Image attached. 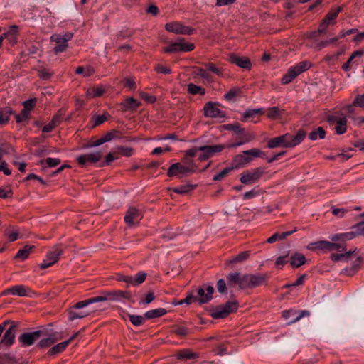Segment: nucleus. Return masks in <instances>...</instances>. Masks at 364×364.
I'll list each match as a JSON object with an SVG mask.
<instances>
[{
  "instance_id": "nucleus-12",
  "label": "nucleus",
  "mask_w": 364,
  "mask_h": 364,
  "mask_svg": "<svg viewBox=\"0 0 364 364\" xmlns=\"http://www.w3.org/2000/svg\"><path fill=\"white\" fill-rule=\"evenodd\" d=\"M290 137L291 134H285L279 136L271 139L268 141L267 146L269 149H274L279 146L291 148V144L289 143Z\"/></svg>"
},
{
  "instance_id": "nucleus-26",
  "label": "nucleus",
  "mask_w": 364,
  "mask_h": 364,
  "mask_svg": "<svg viewBox=\"0 0 364 364\" xmlns=\"http://www.w3.org/2000/svg\"><path fill=\"white\" fill-rule=\"evenodd\" d=\"M35 246L34 245H25L23 249L21 250H19L16 255H15L14 257V259H19L21 260H25L26 259L30 254L31 253V252L35 249Z\"/></svg>"
},
{
  "instance_id": "nucleus-18",
  "label": "nucleus",
  "mask_w": 364,
  "mask_h": 364,
  "mask_svg": "<svg viewBox=\"0 0 364 364\" xmlns=\"http://www.w3.org/2000/svg\"><path fill=\"white\" fill-rule=\"evenodd\" d=\"M357 249L350 250L349 251H346L343 253H332L331 255V259L333 262H344L346 263L351 262L354 259V255H356Z\"/></svg>"
},
{
  "instance_id": "nucleus-49",
  "label": "nucleus",
  "mask_w": 364,
  "mask_h": 364,
  "mask_svg": "<svg viewBox=\"0 0 364 364\" xmlns=\"http://www.w3.org/2000/svg\"><path fill=\"white\" fill-rule=\"evenodd\" d=\"M122 137V134L119 131L112 129L110 132L106 133L103 136L105 142L109 141L114 139H119Z\"/></svg>"
},
{
  "instance_id": "nucleus-56",
  "label": "nucleus",
  "mask_w": 364,
  "mask_h": 364,
  "mask_svg": "<svg viewBox=\"0 0 364 364\" xmlns=\"http://www.w3.org/2000/svg\"><path fill=\"white\" fill-rule=\"evenodd\" d=\"M232 170H234V169H233V168L232 166L227 167V168H224L222 171H220V173H218V174H216L213 177V180L214 181H221V180H223Z\"/></svg>"
},
{
  "instance_id": "nucleus-14",
  "label": "nucleus",
  "mask_w": 364,
  "mask_h": 364,
  "mask_svg": "<svg viewBox=\"0 0 364 364\" xmlns=\"http://www.w3.org/2000/svg\"><path fill=\"white\" fill-rule=\"evenodd\" d=\"M204 115L206 117L210 118H223L225 117V113L221 111L217 106L216 104L212 102H208L205 104L203 108Z\"/></svg>"
},
{
  "instance_id": "nucleus-28",
  "label": "nucleus",
  "mask_w": 364,
  "mask_h": 364,
  "mask_svg": "<svg viewBox=\"0 0 364 364\" xmlns=\"http://www.w3.org/2000/svg\"><path fill=\"white\" fill-rule=\"evenodd\" d=\"M306 263L305 256L299 252H295L291 255L290 264L294 268H298Z\"/></svg>"
},
{
  "instance_id": "nucleus-5",
  "label": "nucleus",
  "mask_w": 364,
  "mask_h": 364,
  "mask_svg": "<svg viewBox=\"0 0 364 364\" xmlns=\"http://www.w3.org/2000/svg\"><path fill=\"white\" fill-rule=\"evenodd\" d=\"M73 36V33L67 32L63 35L55 33L50 36V41L55 42L58 46L53 48L55 53H62L66 50L68 48V41L71 40Z\"/></svg>"
},
{
  "instance_id": "nucleus-59",
  "label": "nucleus",
  "mask_w": 364,
  "mask_h": 364,
  "mask_svg": "<svg viewBox=\"0 0 364 364\" xmlns=\"http://www.w3.org/2000/svg\"><path fill=\"white\" fill-rule=\"evenodd\" d=\"M65 113H64V111L63 109H60L58 113L54 115V117H53L52 120H51V123L52 124H53L55 127L59 125L61 122V119L63 118V117L64 116Z\"/></svg>"
},
{
  "instance_id": "nucleus-3",
  "label": "nucleus",
  "mask_w": 364,
  "mask_h": 364,
  "mask_svg": "<svg viewBox=\"0 0 364 364\" xmlns=\"http://www.w3.org/2000/svg\"><path fill=\"white\" fill-rule=\"evenodd\" d=\"M267 282V274H246L243 275V281L242 285L243 289H253L266 284Z\"/></svg>"
},
{
  "instance_id": "nucleus-40",
  "label": "nucleus",
  "mask_w": 364,
  "mask_h": 364,
  "mask_svg": "<svg viewBox=\"0 0 364 364\" xmlns=\"http://www.w3.org/2000/svg\"><path fill=\"white\" fill-rule=\"evenodd\" d=\"M355 230H356L355 232H347V233L341 234V235H336L332 237V240L333 241L345 242L346 240H352L353 238H354L355 237V235H358L357 230L355 229Z\"/></svg>"
},
{
  "instance_id": "nucleus-16",
  "label": "nucleus",
  "mask_w": 364,
  "mask_h": 364,
  "mask_svg": "<svg viewBox=\"0 0 364 364\" xmlns=\"http://www.w3.org/2000/svg\"><path fill=\"white\" fill-rule=\"evenodd\" d=\"M10 327L6 331L1 341V343L7 346H10L14 343L18 328L16 322L10 321Z\"/></svg>"
},
{
  "instance_id": "nucleus-21",
  "label": "nucleus",
  "mask_w": 364,
  "mask_h": 364,
  "mask_svg": "<svg viewBox=\"0 0 364 364\" xmlns=\"http://www.w3.org/2000/svg\"><path fill=\"white\" fill-rule=\"evenodd\" d=\"M141 105V103L133 97H129L119 104L123 112L135 110Z\"/></svg>"
},
{
  "instance_id": "nucleus-10",
  "label": "nucleus",
  "mask_w": 364,
  "mask_h": 364,
  "mask_svg": "<svg viewBox=\"0 0 364 364\" xmlns=\"http://www.w3.org/2000/svg\"><path fill=\"white\" fill-rule=\"evenodd\" d=\"M63 250L59 247H55L52 251H49L46 255V259H44L39 265L41 269H45L53 266L58 260L60 256L62 255Z\"/></svg>"
},
{
  "instance_id": "nucleus-47",
  "label": "nucleus",
  "mask_w": 364,
  "mask_h": 364,
  "mask_svg": "<svg viewBox=\"0 0 364 364\" xmlns=\"http://www.w3.org/2000/svg\"><path fill=\"white\" fill-rule=\"evenodd\" d=\"M225 130L233 131L237 134H242L245 132V129L241 127L239 123L228 124L223 126Z\"/></svg>"
},
{
  "instance_id": "nucleus-9",
  "label": "nucleus",
  "mask_w": 364,
  "mask_h": 364,
  "mask_svg": "<svg viewBox=\"0 0 364 364\" xmlns=\"http://www.w3.org/2000/svg\"><path fill=\"white\" fill-rule=\"evenodd\" d=\"M207 291V296L201 299H198V296L193 294V292H190L188 294L187 296L182 300V302H184L186 304H190L193 302H198L199 304H203L210 301L213 298V294L214 293V288L212 286H208L206 288Z\"/></svg>"
},
{
  "instance_id": "nucleus-7",
  "label": "nucleus",
  "mask_w": 364,
  "mask_h": 364,
  "mask_svg": "<svg viewBox=\"0 0 364 364\" xmlns=\"http://www.w3.org/2000/svg\"><path fill=\"white\" fill-rule=\"evenodd\" d=\"M263 168L258 167L252 171H246L241 173L240 181L243 184H251L258 180L264 175Z\"/></svg>"
},
{
  "instance_id": "nucleus-33",
  "label": "nucleus",
  "mask_w": 364,
  "mask_h": 364,
  "mask_svg": "<svg viewBox=\"0 0 364 364\" xmlns=\"http://www.w3.org/2000/svg\"><path fill=\"white\" fill-rule=\"evenodd\" d=\"M242 94L241 89L237 87L230 89L225 95L224 98L228 102L235 101L237 97H240Z\"/></svg>"
},
{
  "instance_id": "nucleus-39",
  "label": "nucleus",
  "mask_w": 364,
  "mask_h": 364,
  "mask_svg": "<svg viewBox=\"0 0 364 364\" xmlns=\"http://www.w3.org/2000/svg\"><path fill=\"white\" fill-rule=\"evenodd\" d=\"M17 26H13L7 33H4V36H5L4 38H7L12 45L17 42Z\"/></svg>"
},
{
  "instance_id": "nucleus-38",
  "label": "nucleus",
  "mask_w": 364,
  "mask_h": 364,
  "mask_svg": "<svg viewBox=\"0 0 364 364\" xmlns=\"http://www.w3.org/2000/svg\"><path fill=\"white\" fill-rule=\"evenodd\" d=\"M12 113L13 110L11 107H6L4 108H0V124H6Z\"/></svg>"
},
{
  "instance_id": "nucleus-35",
  "label": "nucleus",
  "mask_w": 364,
  "mask_h": 364,
  "mask_svg": "<svg viewBox=\"0 0 364 364\" xmlns=\"http://www.w3.org/2000/svg\"><path fill=\"white\" fill-rule=\"evenodd\" d=\"M250 257L249 251H244L233 257L227 262V264H236L247 260Z\"/></svg>"
},
{
  "instance_id": "nucleus-46",
  "label": "nucleus",
  "mask_w": 364,
  "mask_h": 364,
  "mask_svg": "<svg viewBox=\"0 0 364 364\" xmlns=\"http://www.w3.org/2000/svg\"><path fill=\"white\" fill-rule=\"evenodd\" d=\"M68 319L72 321L76 318H82L89 315V313L83 314V313H77L75 311L73 308H70L68 310Z\"/></svg>"
},
{
  "instance_id": "nucleus-31",
  "label": "nucleus",
  "mask_w": 364,
  "mask_h": 364,
  "mask_svg": "<svg viewBox=\"0 0 364 364\" xmlns=\"http://www.w3.org/2000/svg\"><path fill=\"white\" fill-rule=\"evenodd\" d=\"M342 7L339 6L335 9H331L323 19V21L328 26L334 24V20L338 16V14L341 11Z\"/></svg>"
},
{
  "instance_id": "nucleus-50",
  "label": "nucleus",
  "mask_w": 364,
  "mask_h": 364,
  "mask_svg": "<svg viewBox=\"0 0 364 364\" xmlns=\"http://www.w3.org/2000/svg\"><path fill=\"white\" fill-rule=\"evenodd\" d=\"M16 362L14 356L9 353H0V363L1 364H13Z\"/></svg>"
},
{
  "instance_id": "nucleus-11",
  "label": "nucleus",
  "mask_w": 364,
  "mask_h": 364,
  "mask_svg": "<svg viewBox=\"0 0 364 364\" xmlns=\"http://www.w3.org/2000/svg\"><path fill=\"white\" fill-rule=\"evenodd\" d=\"M165 28L169 32L183 35H191L195 31L194 28L186 26L179 22L168 23L165 25Z\"/></svg>"
},
{
  "instance_id": "nucleus-61",
  "label": "nucleus",
  "mask_w": 364,
  "mask_h": 364,
  "mask_svg": "<svg viewBox=\"0 0 364 364\" xmlns=\"http://www.w3.org/2000/svg\"><path fill=\"white\" fill-rule=\"evenodd\" d=\"M205 66L207 68V69L213 73L216 74L218 76L223 75V70L222 69L216 68V66L212 63H208L205 64Z\"/></svg>"
},
{
  "instance_id": "nucleus-48",
  "label": "nucleus",
  "mask_w": 364,
  "mask_h": 364,
  "mask_svg": "<svg viewBox=\"0 0 364 364\" xmlns=\"http://www.w3.org/2000/svg\"><path fill=\"white\" fill-rule=\"evenodd\" d=\"M13 151V148L7 143L0 141V162L4 155L9 154Z\"/></svg>"
},
{
  "instance_id": "nucleus-64",
  "label": "nucleus",
  "mask_w": 364,
  "mask_h": 364,
  "mask_svg": "<svg viewBox=\"0 0 364 364\" xmlns=\"http://www.w3.org/2000/svg\"><path fill=\"white\" fill-rule=\"evenodd\" d=\"M36 99H30L26 101H25L23 104V109L26 110L27 112H30L36 105Z\"/></svg>"
},
{
  "instance_id": "nucleus-6",
  "label": "nucleus",
  "mask_w": 364,
  "mask_h": 364,
  "mask_svg": "<svg viewBox=\"0 0 364 364\" xmlns=\"http://www.w3.org/2000/svg\"><path fill=\"white\" fill-rule=\"evenodd\" d=\"M195 148L196 149H198V151L201 152V154L198 156V159L200 161H203L213 157L215 154L220 153L225 149V145L215 144L213 146H201Z\"/></svg>"
},
{
  "instance_id": "nucleus-36",
  "label": "nucleus",
  "mask_w": 364,
  "mask_h": 364,
  "mask_svg": "<svg viewBox=\"0 0 364 364\" xmlns=\"http://www.w3.org/2000/svg\"><path fill=\"white\" fill-rule=\"evenodd\" d=\"M299 74L296 72L293 67L290 68L287 74H285L281 82L283 85H287L290 83L294 79H295Z\"/></svg>"
},
{
  "instance_id": "nucleus-24",
  "label": "nucleus",
  "mask_w": 364,
  "mask_h": 364,
  "mask_svg": "<svg viewBox=\"0 0 364 364\" xmlns=\"http://www.w3.org/2000/svg\"><path fill=\"white\" fill-rule=\"evenodd\" d=\"M11 294L13 295H18L19 296H27V289L23 285H16L2 291L1 295H6Z\"/></svg>"
},
{
  "instance_id": "nucleus-34",
  "label": "nucleus",
  "mask_w": 364,
  "mask_h": 364,
  "mask_svg": "<svg viewBox=\"0 0 364 364\" xmlns=\"http://www.w3.org/2000/svg\"><path fill=\"white\" fill-rule=\"evenodd\" d=\"M167 311L164 308H159L152 309L146 311L144 314V317L147 319H151L154 318H158L166 314Z\"/></svg>"
},
{
  "instance_id": "nucleus-19",
  "label": "nucleus",
  "mask_w": 364,
  "mask_h": 364,
  "mask_svg": "<svg viewBox=\"0 0 364 364\" xmlns=\"http://www.w3.org/2000/svg\"><path fill=\"white\" fill-rule=\"evenodd\" d=\"M101 158L102 153L100 151H97L80 155L77 157V161L80 165L84 166L87 162L97 163L101 159Z\"/></svg>"
},
{
  "instance_id": "nucleus-32",
  "label": "nucleus",
  "mask_w": 364,
  "mask_h": 364,
  "mask_svg": "<svg viewBox=\"0 0 364 364\" xmlns=\"http://www.w3.org/2000/svg\"><path fill=\"white\" fill-rule=\"evenodd\" d=\"M176 357L178 360H189V359H195L198 358V354L196 353L191 352L190 350L184 349L178 351Z\"/></svg>"
},
{
  "instance_id": "nucleus-30",
  "label": "nucleus",
  "mask_w": 364,
  "mask_h": 364,
  "mask_svg": "<svg viewBox=\"0 0 364 364\" xmlns=\"http://www.w3.org/2000/svg\"><path fill=\"white\" fill-rule=\"evenodd\" d=\"M306 133L303 129H299L295 136L291 135L289 139V143L291 148L296 146L299 144L305 138Z\"/></svg>"
},
{
  "instance_id": "nucleus-44",
  "label": "nucleus",
  "mask_w": 364,
  "mask_h": 364,
  "mask_svg": "<svg viewBox=\"0 0 364 364\" xmlns=\"http://www.w3.org/2000/svg\"><path fill=\"white\" fill-rule=\"evenodd\" d=\"M197 185L187 184L173 188V191L179 194H186L196 188Z\"/></svg>"
},
{
  "instance_id": "nucleus-55",
  "label": "nucleus",
  "mask_w": 364,
  "mask_h": 364,
  "mask_svg": "<svg viewBox=\"0 0 364 364\" xmlns=\"http://www.w3.org/2000/svg\"><path fill=\"white\" fill-rule=\"evenodd\" d=\"M129 318L131 323L133 325L139 326H141L144 323L145 317H143L142 316H139V315L129 314Z\"/></svg>"
},
{
  "instance_id": "nucleus-27",
  "label": "nucleus",
  "mask_w": 364,
  "mask_h": 364,
  "mask_svg": "<svg viewBox=\"0 0 364 364\" xmlns=\"http://www.w3.org/2000/svg\"><path fill=\"white\" fill-rule=\"evenodd\" d=\"M336 245L334 242H328V241H318L315 243H312L309 246V249H319V250H328L329 251H333V249L335 248Z\"/></svg>"
},
{
  "instance_id": "nucleus-15",
  "label": "nucleus",
  "mask_w": 364,
  "mask_h": 364,
  "mask_svg": "<svg viewBox=\"0 0 364 364\" xmlns=\"http://www.w3.org/2000/svg\"><path fill=\"white\" fill-rule=\"evenodd\" d=\"M121 297L129 299L130 297V294L127 291H107L104 294L103 296H96V299L97 302L105 301L108 300H117Z\"/></svg>"
},
{
  "instance_id": "nucleus-51",
  "label": "nucleus",
  "mask_w": 364,
  "mask_h": 364,
  "mask_svg": "<svg viewBox=\"0 0 364 364\" xmlns=\"http://www.w3.org/2000/svg\"><path fill=\"white\" fill-rule=\"evenodd\" d=\"M171 333L181 337H185L189 333V331L188 329L184 326H173V329L171 331Z\"/></svg>"
},
{
  "instance_id": "nucleus-13",
  "label": "nucleus",
  "mask_w": 364,
  "mask_h": 364,
  "mask_svg": "<svg viewBox=\"0 0 364 364\" xmlns=\"http://www.w3.org/2000/svg\"><path fill=\"white\" fill-rule=\"evenodd\" d=\"M141 218V216L139 210L136 207L132 206L127 210L124 220L128 226L133 227L139 224V222L136 220Z\"/></svg>"
},
{
  "instance_id": "nucleus-8",
  "label": "nucleus",
  "mask_w": 364,
  "mask_h": 364,
  "mask_svg": "<svg viewBox=\"0 0 364 364\" xmlns=\"http://www.w3.org/2000/svg\"><path fill=\"white\" fill-rule=\"evenodd\" d=\"M46 331L38 330L33 332L23 333L18 336V341L22 346H30L41 337L45 336Z\"/></svg>"
},
{
  "instance_id": "nucleus-45",
  "label": "nucleus",
  "mask_w": 364,
  "mask_h": 364,
  "mask_svg": "<svg viewBox=\"0 0 364 364\" xmlns=\"http://www.w3.org/2000/svg\"><path fill=\"white\" fill-rule=\"evenodd\" d=\"M311 66V63L309 61H302L294 66V69L299 75L300 73L307 70Z\"/></svg>"
},
{
  "instance_id": "nucleus-54",
  "label": "nucleus",
  "mask_w": 364,
  "mask_h": 364,
  "mask_svg": "<svg viewBox=\"0 0 364 364\" xmlns=\"http://www.w3.org/2000/svg\"><path fill=\"white\" fill-rule=\"evenodd\" d=\"M91 91L92 92H90L89 90L87 91V96H90V97H96L102 95L105 92V89L100 86L92 88Z\"/></svg>"
},
{
  "instance_id": "nucleus-60",
  "label": "nucleus",
  "mask_w": 364,
  "mask_h": 364,
  "mask_svg": "<svg viewBox=\"0 0 364 364\" xmlns=\"http://www.w3.org/2000/svg\"><path fill=\"white\" fill-rule=\"evenodd\" d=\"M195 46L193 43H184L179 41V50L180 52H188L194 49Z\"/></svg>"
},
{
  "instance_id": "nucleus-41",
  "label": "nucleus",
  "mask_w": 364,
  "mask_h": 364,
  "mask_svg": "<svg viewBox=\"0 0 364 364\" xmlns=\"http://www.w3.org/2000/svg\"><path fill=\"white\" fill-rule=\"evenodd\" d=\"M264 113L263 108H258V109H248L246 110L242 116V121L245 122L248 118H251L255 117V114H259L263 115Z\"/></svg>"
},
{
  "instance_id": "nucleus-2",
  "label": "nucleus",
  "mask_w": 364,
  "mask_h": 364,
  "mask_svg": "<svg viewBox=\"0 0 364 364\" xmlns=\"http://www.w3.org/2000/svg\"><path fill=\"white\" fill-rule=\"evenodd\" d=\"M239 304L237 301H228L223 305L218 306L211 310L210 316L215 319L225 318L231 313L237 311Z\"/></svg>"
},
{
  "instance_id": "nucleus-1",
  "label": "nucleus",
  "mask_w": 364,
  "mask_h": 364,
  "mask_svg": "<svg viewBox=\"0 0 364 364\" xmlns=\"http://www.w3.org/2000/svg\"><path fill=\"white\" fill-rule=\"evenodd\" d=\"M265 153L259 149H252L244 151L242 154L236 155L232 160L233 169L238 168L249 164L252 161V157H264Z\"/></svg>"
},
{
  "instance_id": "nucleus-37",
  "label": "nucleus",
  "mask_w": 364,
  "mask_h": 364,
  "mask_svg": "<svg viewBox=\"0 0 364 364\" xmlns=\"http://www.w3.org/2000/svg\"><path fill=\"white\" fill-rule=\"evenodd\" d=\"M69 341H65L62 343H60L55 346L52 347L48 351V354L49 355H54L63 352L68 346Z\"/></svg>"
},
{
  "instance_id": "nucleus-42",
  "label": "nucleus",
  "mask_w": 364,
  "mask_h": 364,
  "mask_svg": "<svg viewBox=\"0 0 364 364\" xmlns=\"http://www.w3.org/2000/svg\"><path fill=\"white\" fill-rule=\"evenodd\" d=\"M188 92L191 95H204L205 94V88L196 85L193 83L188 85Z\"/></svg>"
},
{
  "instance_id": "nucleus-43",
  "label": "nucleus",
  "mask_w": 364,
  "mask_h": 364,
  "mask_svg": "<svg viewBox=\"0 0 364 364\" xmlns=\"http://www.w3.org/2000/svg\"><path fill=\"white\" fill-rule=\"evenodd\" d=\"M325 136H326V132L324 131V129H323V127H318L316 129L312 131L310 134H309V139H311V140H316L318 139V136L320 138V139H324L325 138Z\"/></svg>"
},
{
  "instance_id": "nucleus-52",
  "label": "nucleus",
  "mask_w": 364,
  "mask_h": 364,
  "mask_svg": "<svg viewBox=\"0 0 364 364\" xmlns=\"http://www.w3.org/2000/svg\"><path fill=\"white\" fill-rule=\"evenodd\" d=\"M267 116L270 119H275L279 117L280 110L277 107H273L267 110Z\"/></svg>"
},
{
  "instance_id": "nucleus-23",
  "label": "nucleus",
  "mask_w": 364,
  "mask_h": 364,
  "mask_svg": "<svg viewBox=\"0 0 364 364\" xmlns=\"http://www.w3.org/2000/svg\"><path fill=\"white\" fill-rule=\"evenodd\" d=\"M328 121L330 122H336V123L335 129L338 134H342L346 132V123H347V120H346V117L338 119L336 117L331 116V117H328Z\"/></svg>"
},
{
  "instance_id": "nucleus-58",
  "label": "nucleus",
  "mask_w": 364,
  "mask_h": 364,
  "mask_svg": "<svg viewBox=\"0 0 364 364\" xmlns=\"http://www.w3.org/2000/svg\"><path fill=\"white\" fill-rule=\"evenodd\" d=\"M164 52L166 53H177L179 50V42L171 43L168 46L164 48Z\"/></svg>"
},
{
  "instance_id": "nucleus-4",
  "label": "nucleus",
  "mask_w": 364,
  "mask_h": 364,
  "mask_svg": "<svg viewBox=\"0 0 364 364\" xmlns=\"http://www.w3.org/2000/svg\"><path fill=\"white\" fill-rule=\"evenodd\" d=\"M198 166L193 165L192 166H186L181 163H176L172 164L167 171V175L169 177L177 176L181 178L183 176H187L188 173L196 171Z\"/></svg>"
},
{
  "instance_id": "nucleus-22",
  "label": "nucleus",
  "mask_w": 364,
  "mask_h": 364,
  "mask_svg": "<svg viewBox=\"0 0 364 364\" xmlns=\"http://www.w3.org/2000/svg\"><path fill=\"white\" fill-rule=\"evenodd\" d=\"M45 336H47L46 338L41 339L37 344V347L40 348H46L51 346L54 344L57 341H58V333H53L50 334L46 333Z\"/></svg>"
},
{
  "instance_id": "nucleus-20",
  "label": "nucleus",
  "mask_w": 364,
  "mask_h": 364,
  "mask_svg": "<svg viewBox=\"0 0 364 364\" xmlns=\"http://www.w3.org/2000/svg\"><path fill=\"white\" fill-rule=\"evenodd\" d=\"M354 260L353 259L351 263V267L345 268V273L348 276L354 275L360 268L361 264L363 263V258L358 255V254L354 255Z\"/></svg>"
},
{
  "instance_id": "nucleus-25",
  "label": "nucleus",
  "mask_w": 364,
  "mask_h": 364,
  "mask_svg": "<svg viewBox=\"0 0 364 364\" xmlns=\"http://www.w3.org/2000/svg\"><path fill=\"white\" fill-rule=\"evenodd\" d=\"M228 284L230 287L237 284L241 289H243L242 283L243 281V276L241 277L239 272L230 273L227 277Z\"/></svg>"
},
{
  "instance_id": "nucleus-62",
  "label": "nucleus",
  "mask_w": 364,
  "mask_h": 364,
  "mask_svg": "<svg viewBox=\"0 0 364 364\" xmlns=\"http://www.w3.org/2000/svg\"><path fill=\"white\" fill-rule=\"evenodd\" d=\"M5 235L8 237L10 242L16 241L19 235V231L18 230H14L11 232H9V230H6L5 232Z\"/></svg>"
},
{
  "instance_id": "nucleus-17",
  "label": "nucleus",
  "mask_w": 364,
  "mask_h": 364,
  "mask_svg": "<svg viewBox=\"0 0 364 364\" xmlns=\"http://www.w3.org/2000/svg\"><path fill=\"white\" fill-rule=\"evenodd\" d=\"M228 60L232 63L237 65L238 67L250 70L252 68V63L249 58L247 57H240L235 53H231L229 55Z\"/></svg>"
},
{
  "instance_id": "nucleus-57",
  "label": "nucleus",
  "mask_w": 364,
  "mask_h": 364,
  "mask_svg": "<svg viewBox=\"0 0 364 364\" xmlns=\"http://www.w3.org/2000/svg\"><path fill=\"white\" fill-rule=\"evenodd\" d=\"M44 162L46 163L48 167H55L60 164V160L57 158H47L45 160H41L40 161L41 164H43Z\"/></svg>"
},
{
  "instance_id": "nucleus-29",
  "label": "nucleus",
  "mask_w": 364,
  "mask_h": 364,
  "mask_svg": "<svg viewBox=\"0 0 364 364\" xmlns=\"http://www.w3.org/2000/svg\"><path fill=\"white\" fill-rule=\"evenodd\" d=\"M197 152L198 149H196L195 147L184 151L183 162L186 164V166H192L193 165H196L193 163L192 158L196 156Z\"/></svg>"
},
{
  "instance_id": "nucleus-53",
  "label": "nucleus",
  "mask_w": 364,
  "mask_h": 364,
  "mask_svg": "<svg viewBox=\"0 0 364 364\" xmlns=\"http://www.w3.org/2000/svg\"><path fill=\"white\" fill-rule=\"evenodd\" d=\"M95 299H96V297H94V298H92V299H90L87 300L79 301V302L76 303L75 305H73V306H71L70 308H73L74 309H79L85 307L90 304L97 302V301H95Z\"/></svg>"
},
{
  "instance_id": "nucleus-63",
  "label": "nucleus",
  "mask_w": 364,
  "mask_h": 364,
  "mask_svg": "<svg viewBox=\"0 0 364 364\" xmlns=\"http://www.w3.org/2000/svg\"><path fill=\"white\" fill-rule=\"evenodd\" d=\"M118 152L117 154H122L125 156H130L132 155L133 149L130 147H124V146H119L117 148Z\"/></svg>"
}]
</instances>
